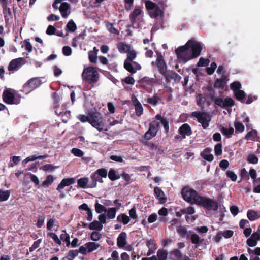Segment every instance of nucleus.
<instances>
[{
	"instance_id": "1",
	"label": "nucleus",
	"mask_w": 260,
	"mask_h": 260,
	"mask_svg": "<svg viewBox=\"0 0 260 260\" xmlns=\"http://www.w3.org/2000/svg\"><path fill=\"white\" fill-rule=\"evenodd\" d=\"M204 48V44L197 41L195 38H193L189 40L184 45L177 48L175 50V52L179 59L186 62L189 60L199 57Z\"/></svg>"
},
{
	"instance_id": "2",
	"label": "nucleus",
	"mask_w": 260,
	"mask_h": 260,
	"mask_svg": "<svg viewBox=\"0 0 260 260\" xmlns=\"http://www.w3.org/2000/svg\"><path fill=\"white\" fill-rule=\"evenodd\" d=\"M83 80L87 82L89 84L96 83L99 78V74L95 68L88 67L84 68L82 74Z\"/></svg>"
},
{
	"instance_id": "3",
	"label": "nucleus",
	"mask_w": 260,
	"mask_h": 260,
	"mask_svg": "<svg viewBox=\"0 0 260 260\" xmlns=\"http://www.w3.org/2000/svg\"><path fill=\"white\" fill-rule=\"evenodd\" d=\"M183 199L191 205L196 204L198 199L201 197L197 191L188 186L184 187L181 190Z\"/></svg>"
},
{
	"instance_id": "4",
	"label": "nucleus",
	"mask_w": 260,
	"mask_h": 260,
	"mask_svg": "<svg viewBox=\"0 0 260 260\" xmlns=\"http://www.w3.org/2000/svg\"><path fill=\"white\" fill-rule=\"evenodd\" d=\"M90 124L99 132L107 130L104 129L105 120L99 112L90 113Z\"/></svg>"
},
{
	"instance_id": "5",
	"label": "nucleus",
	"mask_w": 260,
	"mask_h": 260,
	"mask_svg": "<svg viewBox=\"0 0 260 260\" xmlns=\"http://www.w3.org/2000/svg\"><path fill=\"white\" fill-rule=\"evenodd\" d=\"M197 201V205L209 211H216L218 208V203L207 197L201 196Z\"/></svg>"
},
{
	"instance_id": "6",
	"label": "nucleus",
	"mask_w": 260,
	"mask_h": 260,
	"mask_svg": "<svg viewBox=\"0 0 260 260\" xmlns=\"http://www.w3.org/2000/svg\"><path fill=\"white\" fill-rule=\"evenodd\" d=\"M191 116L196 118L197 121L202 124L204 129H206L211 120V116L207 112L194 111L191 113Z\"/></svg>"
},
{
	"instance_id": "7",
	"label": "nucleus",
	"mask_w": 260,
	"mask_h": 260,
	"mask_svg": "<svg viewBox=\"0 0 260 260\" xmlns=\"http://www.w3.org/2000/svg\"><path fill=\"white\" fill-rule=\"evenodd\" d=\"M43 78V77H34L30 79L23 86L22 91L28 94L34 90L43 83L41 80Z\"/></svg>"
},
{
	"instance_id": "8",
	"label": "nucleus",
	"mask_w": 260,
	"mask_h": 260,
	"mask_svg": "<svg viewBox=\"0 0 260 260\" xmlns=\"http://www.w3.org/2000/svg\"><path fill=\"white\" fill-rule=\"evenodd\" d=\"M14 91L11 89H7L4 90L2 98L3 101L8 104H18L20 103V99L15 98L14 93L12 92Z\"/></svg>"
},
{
	"instance_id": "9",
	"label": "nucleus",
	"mask_w": 260,
	"mask_h": 260,
	"mask_svg": "<svg viewBox=\"0 0 260 260\" xmlns=\"http://www.w3.org/2000/svg\"><path fill=\"white\" fill-rule=\"evenodd\" d=\"M159 122L153 120L149 123V129L144 134V139L149 140L154 137L159 129Z\"/></svg>"
},
{
	"instance_id": "10",
	"label": "nucleus",
	"mask_w": 260,
	"mask_h": 260,
	"mask_svg": "<svg viewBox=\"0 0 260 260\" xmlns=\"http://www.w3.org/2000/svg\"><path fill=\"white\" fill-rule=\"evenodd\" d=\"M178 135L175 136V139L183 140L187 136H190L192 134L190 126L187 123L183 124L178 129Z\"/></svg>"
},
{
	"instance_id": "11",
	"label": "nucleus",
	"mask_w": 260,
	"mask_h": 260,
	"mask_svg": "<svg viewBox=\"0 0 260 260\" xmlns=\"http://www.w3.org/2000/svg\"><path fill=\"white\" fill-rule=\"evenodd\" d=\"M165 79L167 83L171 82V80H174L176 83H179L181 79V76L177 73L172 70H166L161 74Z\"/></svg>"
},
{
	"instance_id": "12",
	"label": "nucleus",
	"mask_w": 260,
	"mask_h": 260,
	"mask_svg": "<svg viewBox=\"0 0 260 260\" xmlns=\"http://www.w3.org/2000/svg\"><path fill=\"white\" fill-rule=\"evenodd\" d=\"M140 86L145 89H149L152 88L154 83V79L145 77L139 81Z\"/></svg>"
},
{
	"instance_id": "13",
	"label": "nucleus",
	"mask_w": 260,
	"mask_h": 260,
	"mask_svg": "<svg viewBox=\"0 0 260 260\" xmlns=\"http://www.w3.org/2000/svg\"><path fill=\"white\" fill-rule=\"evenodd\" d=\"M124 68L132 74L136 73L137 71L141 69V66L137 62L124 63Z\"/></svg>"
},
{
	"instance_id": "14",
	"label": "nucleus",
	"mask_w": 260,
	"mask_h": 260,
	"mask_svg": "<svg viewBox=\"0 0 260 260\" xmlns=\"http://www.w3.org/2000/svg\"><path fill=\"white\" fill-rule=\"evenodd\" d=\"M75 178H68L63 179L60 183L58 185L56 190L61 192V190L65 187L74 184L75 182Z\"/></svg>"
},
{
	"instance_id": "15",
	"label": "nucleus",
	"mask_w": 260,
	"mask_h": 260,
	"mask_svg": "<svg viewBox=\"0 0 260 260\" xmlns=\"http://www.w3.org/2000/svg\"><path fill=\"white\" fill-rule=\"evenodd\" d=\"M127 234L125 232H121L117 238V245L119 248H122L127 244Z\"/></svg>"
},
{
	"instance_id": "16",
	"label": "nucleus",
	"mask_w": 260,
	"mask_h": 260,
	"mask_svg": "<svg viewBox=\"0 0 260 260\" xmlns=\"http://www.w3.org/2000/svg\"><path fill=\"white\" fill-rule=\"evenodd\" d=\"M132 101L135 106V113L137 116H140L143 112V108L142 104L136 96L132 98Z\"/></svg>"
},
{
	"instance_id": "17",
	"label": "nucleus",
	"mask_w": 260,
	"mask_h": 260,
	"mask_svg": "<svg viewBox=\"0 0 260 260\" xmlns=\"http://www.w3.org/2000/svg\"><path fill=\"white\" fill-rule=\"evenodd\" d=\"M228 81L229 79L228 77L223 75L220 79L217 78L215 80L214 87L223 89Z\"/></svg>"
},
{
	"instance_id": "18",
	"label": "nucleus",
	"mask_w": 260,
	"mask_h": 260,
	"mask_svg": "<svg viewBox=\"0 0 260 260\" xmlns=\"http://www.w3.org/2000/svg\"><path fill=\"white\" fill-rule=\"evenodd\" d=\"M23 60V58H18L11 60L8 67V70L10 71L17 70L21 66Z\"/></svg>"
},
{
	"instance_id": "19",
	"label": "nucleus",
	"mask_w": 260,
	"mask_h": 260,
	"mask_svg": "<svg viewBox=\"0 0 260 260\" xmlns=\"http://www.w3.org/2000/svg\"><path fill=\"white\" fill-rule=\"evenodd\" d=\"M154 192L156 198H157L159 202L161 204L165 203L167 201L164 191L159 187H155L154 189Z\"/></svg>"
},
{
	"instance_id": "20",
	"label": "nucleus",
	"mask_w": 260,
	"mask_h": 260,
	"mask_svg": "<svg viewBox=\"0 0 260 260\" xmlns=\"http://www.w3.org/2000/svg\"><path fill=\"white\" fill-rule=\"evenodd\" d=\"M70 7V5L67 2L61 3L59 8V11L63 18H67L70 14V12H68Z\"/></svg>"
},
{
	"instance_id": "21",
	"label": "nucleus",
	"mask_w": 260,
	"mask_h": 260,
	"mask_svg": "<svg viewBox=\"0 0 260 260\" xmlns=\"http://www.w3.org/2000/svg\"><path fill=\"white\" fill-rule=\"evenodd\" d=\"M142 10L140 8H135L129 15V19L132 25L137 22V18L141 14Z\"/></svg>"
},
{
	"instance_id": "22",
	"label": "nucleus",
	"mask_w": 260,
	"mask_h": 260,
	"mask_svg": "<svg viewBox=\"0 0 260 260\" xmlns=\"http://www.w3.org/2000/svg\"><path fill=\"white\" fill-rule=\"evenodd\" d=\"M95 175L96 176L97 174H96V173L94 172V173H92L90 175V178L91 179V181L90 182V186H89V187H90V188L96 187V185H97L98 181L100 183L103 182L102 178H101L100 176H95Z\"/></svg>"
},
{
	"instance_id": "23",
	"label": "nucleus",
	"mask_w": 260,
	"mask_h": 260,
	"mask_svg": "<svg viewBox=\"0 0 260 260\" xmlns=\"http://www.w3.org/2000/svg\"><path fill=\"white\" fill-rule=\"evenodd\" d=\"M210 148H206L203 150V151L201 154V156L204 159L209 162H211L214 159L213 155L210 153Z\"/></svg>"
},
{
	"instance_id": "24",
	"label": "nucleus",
	"mask_w": 260,
	"mask_h": 260,
	"mask_svg": "<svg viewBox=\"0 0 260 260\" xmlns=\"http://www.w3.org/2000/svg\"><path fill=\"white\" fill-rule=\"evenodd\" d=\"M156 63L158 71L161 74L164 73L167 70L166 63L164 59L158 58L156 59Z\"/></svg>"
},
{
	"instance_id": "25",
	"label": "nucleus",
	"mask_w": 260,
	"mask_h": 260,
	"mask_svg": "<svg viewBox=\"0 0 260 260\" xmlns=\"http://www.w3.org/2000/svg\"><path fill=\"white\" fill-rule=\"evenodd\" d=\"M164 12L160 7L157 5L153 10L150 11L149 15L151 18H155L158 16L163 15Z\"/></svg>"
},
{
	"instance_id": "26",
	"label": "nucleus",
	"mask_w": 260,
	"mask_h": 260,
	"mask_svg": "<svg viewBox=\"0 0 260 260\" xmlns=\"http://www.w3.org/2000/svg\"><path fill=\"white\" fill-rule=\"evenodd\" d=\"M89 179L87 177L81 178L77 180L78 186L82 188H90V183L88 184Z\"/></svg>"
},
{
	"instance_id": "27",
	"label": "nucleus",
	"mask_w": 260,
	"mask_h": 260,
	"mask_svg": "<svg viewBox=\"0 0 260 260\" xmlns=\"http://www.w3.org/2000/svg\"><path fill=\"white\" fill-rule=\"evenodd\" d=\"M85 246L87 248L88 253H91L98 249L100 247V245L95 242H88L85 244Z\"/></svg>"
},
{
	"instance_id": "28",
	"label": "nucleus",
	"mask_w": 260,
	"mask_h": 260,
	"mask_svg": "<svg viewBox=\"0 0 260 260\" xmlns=\"http://www.w3.org/2000/svg\"><path fill=\"white\" fill-rule=\"evenodd\" d=\"M2 7L4 14L5 20L6 22H8L9 21L8 17H10L11 18H13L11 10L9 7H8V5H3L2 6Z\"/></svg>"
},
{
	"instance_id": "29",
	"label": "nucleus",
	"mask_w": 260,
	"mask_h": 260,
	"mask_svg": "<svg viewBox=\"0 0 260 260\" xmlns=\"http://www.w3.org/2000/svg\"><path fill=\"white\" fill-rule=\"evenodd\" d=\"M247 218L250 221H254L260 218V214L258 212L252 210H249L247 213Z\"/></svg>"
},
{
	"instance_id": "30",
	"label": "nucleus",
	"mask_w": 260,
	"mask_h": 260,
	"mask_svg": "<svg viewBox=\"0 0 260 260\" xmlns=\"http://www.w3.org/2000/svg\"><path fill=\"white\" fill-rule=\"evenodd\" d=\"M170 255L174 260H183V254L178 249H174L171 251Z\"/></svg>"
},
{
	"instance_id": "31",
	"label": "nucleus",
	"mask_w": 260,
	"mask_h": 260,
	"mask_svg": "<svg viewBox=\"0 0 260 260\" xmlns=\"http://www.w3.org/2000/svg\"><path fill=\"white\" fill-rule=\"evenodd\" d=\"M130 218L125 213H121L117 216V221L122 223L124 225L127 224L130 221Z\"/></svg>"
},
{
	"instance_id": "32",
	"label": "nucleus",
	"mask_w": 260,
	"mask_h": 260,
	"mask_svg": "<svg viewBox=\"0 0 260 260\" xmlns=\"http://www.w3.org/2000/svg\"><path fill=\"white\" fill-rule=\"evenodd\" d=\"M234 93L236 100L241 102V103H244L246 94L244 91L240 90L237 91H235Z\"/></svg>"
},
{
	"instance_id": "33",
	"label": "nucleus",
	"mask_w": 260,
	"mask_h": 260,
	"mask_svg": "<svg viewBox=\"0 0 260 260\" xmlns=\"http://www.w3.org/2000/svg\"><path fill=\"white\" fill-rule=\"evenodd\" d=\"M161 98L158 96L157 94L155 93L153 96L148 98L146 101L149 104L155 106L158 104Z\"/></svg>"
},
{
	"instance_id": "34",
	"label": "nucleus",
	"mask_w": 260,
	"mask_h": 260,
	"mask_svg": "<svg viewBox=\"0 0 260 260\" xmlns=\"http://www.w3.org/2000/svg\"><path fill=\"white\" fill-rule=\"evenodd\" d=\"M117 48L120 53H127L131 50V46L128 44L120 43L117 45Z\"/></svg>"
},
{
	"instance_id": "35",
	"label": "nucleus",
	"mask_w": 260,
	"mask_h": 260,
	"mask_svg": "<svg viewBox=\"0 0 260 260\" xmlns=\"http://www.w3.org/2000/svg\"><path fill=\"white\" fill-rule=\"evenodd\" d=\"M61 110H62V113L61 117L62 118V121L67 122L71 117V112L69 110H66V107L64 106L62 107Z\"/></svg>"
},
{
	"instance_id": "36",
	"label": "nucleus",
	"mask_w": 260,
	"mask_h": 260,
	"mask_svg": "<svg viewBox=\"0 0 260 260\" xmlns=\"http://www.w3.org/2000/svg\"><path fill=\"white\" fill-rule=\"evenodd\" d=\"M190 240L192 243L196 245V247H197L203 242L204 239H200L198 235L196 234H193L190 236Z\"/></svg>"
},
{
	"instance_id": "37",
	"label": "nucleus",
	"mask_w": 260,
	"mask_h": 260,
	"mask_svg": "<svg viewBox=\"0 0 260 260\" xmlns=\"http://www.w3.org/2000/svg\"><path fill=\"white\" fill-rule=\"evenodd\" d=\"M11 194L10 190L0 189V202L8 200Z\"/></svg>"
},
{
	"instance_id": "38",
	"label": "nucleus",
	"mask_w": 260,
	"mask_h": 260,
	"mask_svg": "<svg viewBox=\"0 0 260 260\" xmlns=\"http://www.w3.org/2000/svg\"><path fill=\"white\" fill-rule=\"evenodd\" d=\"M108 177L111 181H115L119 179L120 178V175L116 173L115 170L110 169L108 172Z\"/></svg>"
},
{
	"instance_id": "39",
	"label": "nucleus",
	"mask_w": 260,
	"mask_h": 260,
	"mask_svg": "<svg viewBox=\"0 0 260 260\" xmlns=\"http://www.w3.org/2000/svg\"><path fill=\"white\" fill-rule=\"evenodd\" d=\"M94 51H90L88 52V58L91 63H95L97 61V52L98 50L94 48Z\"/></svg>"
},
{
	"instance_id": "40",
	"label": "nucleus",
	"mask_w": 260,
	"mask_h": 260,
	"mask_svg": "<svg viewBox=\"0 0 260 260\" xmlns=\"http://www.w3.org/2000/svg\"><path fill=\"white\" fill-rule=\"evenodd\" d=\"M136 56H137V53H136V52L135 50H130L127 52V58L125 60L124 63L132 62H133V60L135 58H136Z\"/></svg>"
},
{
	"instance_id": "41",
	"label": "nucleus",
	"mask_w": 260,
	"mask_h": 260,
	"mask_svg": "<svg viewBox=\"0 0 260 260\" xmlns=\"http://www.w3.org/2000/svg\"><path fill=\"white\" fill-rule=\"evenodd\" d=\"M220 130L223 135L226 136L228 138L230 137L233 134L234 132V128L232 127H230L229 128H227L224 126H221Z\"/></svg>"
},
{
	"instance_id": "42",
	"label": "nucleus",
	"mask_w": 260,
	"mask_h": 260,
	"mask_svg": "<svg viewBox=\"0 0 260 260\" xmlns=\"http://www.w3.org/2000/svg\"><path fill=\"white\" fill-rule=\"evenodd\" d=\"M48 157V155L47 154L44 155H39L38 156H36L35 155H32L27 157L24 160L23 162L27 164V162L31 161H34L36 159H43L44 158H46Z\"/></svg>"
},
{
	"instance_id": "43",
	"label": "nucleus",
	"mask_w": 260,
	"mask_h": 260,
	"mask_svg": "<svg viewBox=\"0 0 260 260\" xmlns=\"http://www.w3.org/2000/svg\"><path fill=\"white\" fill-rule=\"evenodd\" d=\"M205 101H207V98L203 96L202 94H198L197 96V104L202 108H204Z\"/></svg>"
},
{
	"instance_id": "44",
	"label": "nucleus",
	"mask_w": 260,
	"mask_h": 260,
	"mask_svg": "<svg viewBox=\"0 0 260 260\" xmlns=\"http://www.w3.org/2000/svg\"><path fill=\"white\" fill-rule=\"evenodd\" d=\"M89 228L90 230L101 231L103 228V225L99 221L94 220L90 223Z\"/></svg>"
},
{
	"instance_id": "45",
	"label": "nucleus",
	"mask_w": 260,
	"mask_h": 260,
	"mask_svg": "<svg viewBox=\"0 0 260 260\" xmlns=\"http://www.w3.org/2000/svg\"><path fill=\"white\" fill-rule=\"evenodd\" d=\"M118 210L117 209L114 207L108 208L106 212L107 218L110 219L114 218Z\"/></svg>"
},
{
	"instance_id": "46",
	"label": "nucleus",
	"mask_w": 260,
	"mask_h": 260,
	"mask_svg": "<svg viewBox=\"0 0 260 260\" xmlns=\"http://www.w3.org/2000/svg\"><path fill=\"white\" fill-rule=\"evenodd\" d=\"M168 252L166 250L159 249L157 251V260H167Z\"/></svg>"
},
{
	"instance_id": "47",
	"label": "nucleus",
	"mask_w": 260,
	"mask_h": 260,
	"mask_svg": "<svg viewBox=\"0 0 260 260\" xmlns=\"http://www.w3.org/2000/svg\"><path fill=\"white\" fill-rule=\"evenodd\" d=\"M235 101L230 97H226L223 100V108L232 107L235 105Z\"/></svg>"
},
{
	"instance_id": "48",
	"label": "nucleus",
	"mask_w": 260,
	"mask_h": 260,
	"mask_svg": "<svg viewBox=\"0 0 260 260\" xmlns=\"http://www.w3.org/2000/svg\"><path fill=\"white\" fill-rule=\"evenodd\" d=\"M64 233H62L60 236L61 241H63L66 243V246L69 247L70 246V235L67 233L66 231H63Z\"/></svg>"
},
{
	"instance_id": "49",
	"label": "nucleus",
	"mask_w": 260,
	"mask_h": 260,
	"mask_svg": "<svg viewBox=\"0 0 260 260\" xmlns=\"http://www.w3.org/2000/svg\"><path fill=\"white\" fill-rule=\"evenodd\" d=\"M54 181V177L52 175H49L46 177L45 180L42 183L41 185L44 187H48L53 183Z\"/></svg>"
},
{
	"instance_id": "50",
	"label": "nucleus",
	"mask_w": 260,
	"mask_h": 260,
	"mask_svg": "<svg viewBox=\"0 0 260 260\" xmlns=\"http://www.w3.org/2000/svg\"><path fill=\"white\" fill-rule=\"evenodd\" d=\"M105 23L107 29L110 33L116 35H118L119 34L118 30L113 26V24L112 23L108 21H105Z\"/></svg>"
},
{
	"instance_id": "51",
	"label": "nucleus",
	"mask_w": 260,
	"mask_h": 260,
	"mask_svg": "<svg viewBox=\"0 0 260 260\" xmlns=\"http://www.w3.org/2000/svg\"><path fill=\"white\" fill-rule=\"evenodd\" d=\"M94 206L95 212L97 213L101 214L103 212H107V209L105 208V207L103 205L99 204L98 201H96Z\"/></svg>"
},
{
	"instance_id": "52",
	"label": "nucleus",
	"mask_w": 260,
	"mask_h": 260,
	"mask_svg": "<svg viewBox=\"0 0 260 260\" xmlns=\"http://www.w3.org/2000/svg\"><path fill=\"white\" fill-rule=\"evenodd\" d=\"M66 29L73 32L77 29V26L73 20H70L67 24Z\"/></svg>"
},
{
	"instance_id": "53",
	"label": "nucleus",
	"mask_w": 260,
	"mask_h": 260,
	"mask_svg": "<svg viewBox=\"0 0 260 260\" xmlns=\"http://www.w3.org/2000/svg\"><path fill=\"white\" fill-rule=\"evenodd\" d=\"M257 133L256 130H251V131L248 132L247 134L245 135L244 139L246 140H254V139L257 136Z\"/></svg>"
},
{
	"instance_id": "54",
	"label": "nucleus",
	"mask_w": 260,
	"mask_h": 260,
	"mask_svg": "<svg viewBox=\"0 0 260 260\" xmlns=\"http://www.w3.org/2000/svg\"><path fill=\"white\" fill-rule=\"evenodd\" d=\"M242 88L241 84L239 81H235L230 84V88L233 91L234 93L235 91L241 90Z\"/></svg>"
},
{
	"instance_id": "55",
	"label": "nucleus",
	"mask_w": 260,
	"mask_h": 260,
	"mask_svg": "<svg viewBox=\"0 0 260 260\" xmlns=\"http://www.w3.org/2000/svg\"><path fill=\"white\" fill-rule=\"evenodd\" d=\"M234 126L235 127V132L237 133H242L245 129L244 125L239 121H235Z\"/></svg>"
},
{
	"instance_id": "56",
	"label": "nucleus",
	"mask_w": 260,
	"mask_h": 260,
	"mask_svg": "<svg viewBox=\"0 0 260 260\" xmlns=\"http://www.w3.org/2000/svg\"><path fill=\"white\" fill-rule=\"evenodd\" d=\"M47 236L51 238L57 244L59 245H61L62 243L60 238L59 239L55 233L53 232L48 233Z\"/></svg>"
},
{
	"instance_id": "57",
	"label": "nucleus",
	"mask_w": 260,
	"mask_h": 260,
	"mask_svg": "<svg viewBox=\"0 0 260 260\" xmlns=\"http://www.w3.org/2000/svg\"><path fill=\"white\" fill-rule=\"evenodd\" d=\"M253 192L260 193V177L253 180Z\"/></svg>"
},
{
	"instance_id": "58",
	"label": "nucleus",
	"mask_w": 260,
	"mask_h": 260,
	"mask_svg": "<svg viewBox=\"0 0 260 260\" xmlns=\"http://www.w3.org/2000/svg\"><path fill=\"white\" fill-rule=\"evenodd\" d=\"M94 172L97 174L96 176H100L101 178H106L108 175L107 171L105 168L99 169ZM95 176H96L95 175Z\"/></svg>"
},
{
	"instance_id": "59",
	"label": "nucleus",
	"mask_w": 260,
	"mask_h": 260,
	"mask_svg": "<svg viewBox=\"0 0 260 260\" xmlns=\"http://www.w3.org/2000/svg\"><path fill=\"white\" fill-rule=\"evenodd\" d=\"M129 218L135 220V222L137 221L138 220V215L136 213V209L135 206H133L129 210Z\"/></svg>"
},
{
	"instance_id": "60",
	"label": "nucleus",
	"mask_w": 260,
	"mask_h": 260,
	"mask_svg": "<svg viewBox=\"0 0 260 260\" xmlns=\"http://www.w3.org/2000/svg\"><path fill=\"white\" fill-rule=\"evenodd\" d=\"M77 118L81 122L84 123L86 122H88L90 123V113L87 116L83 114H80L77 116Z\"/></svg>"
},
{
	"instance_id": "61",
	"label": "nucleus",
	"mask_w": 260,
	"mask_h": 260,
	"mask_svg": "<svg viewBox=\"0 0 260 260\" xmlns=\"http://www.w3.org/2000/svg\"><path fill=\"white\" fill-rule=\"evenodd\" d=\"M157 6L155 3L151 1H147L145 2V7L149 13L150 11L153 10Z\"/></svg>"
},
{
	"instance_id": "62",
	"label": "nucleus",
	"mask_w": 260,
	"mask_h": 260,
	"mask_svg": "<svg viewBox=\"0 0 260 260\" xmlns=\"http://www.w3.org/2000/svg\"><path fill=\"white\" fill-rule=\"evenodd\" d=\"M247 161L250 164H256L258 161V158L255 154H251L248 155Z\"/></svg>"
},
{
	"instance_id": "63",
	"label": "nucleus",
	"mask_w": 260,
	"mask_h": 260,
	"mask_svg": "<svg viewBox=\"0 0 260 260\" xmlns=\"http://www.w3.org/2000/svg\"><path fill=\"white\" fill-rule=\"evenodd\" d=\"M210 62L209 59H205L203 57H201L197 63L198 67H206Z\"/></svg>"
},
{
	"instance_id": "64",
	"label": "nucleus",
	"mask_w": 260,
	"mask_h": 260,
	"mask_svg": "<svg viewBox=\"0 0 260 260\" xmlns=\"http://www.w3.org/2000/svg\"><path fill=\"white\" fill-rule=\"evenodd\" d=\"M101 234L96 231H93L91 233L90 239L93 241H97L101 238Z\"/></svg>"
}]
</instances>
